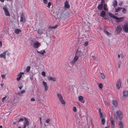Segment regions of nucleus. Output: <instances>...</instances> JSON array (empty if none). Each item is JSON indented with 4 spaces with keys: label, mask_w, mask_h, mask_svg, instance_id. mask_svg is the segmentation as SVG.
<instances>
[{
    "label": "nucleus",
    "mask_w": 128,
    "mask_h": 128,
    "mask_svg": "<svg viewBox=\"0 0 128 128\" xmlns=\"http://www.w3.org/2000/svg\"><path fill=\"white\" fill-rule=\"evenodd\" d=\"M79 56L76 54L73 60L71 61L70 63L72 65H74L76 64V61L78 60L79 58Z\"/></svg>",
    "instance_id": "obj_1"
},
{
    "label": "nucleus",
    "mask_w": 128,
    "mask_h": 128,
    "mask_svg": "<svg viewBox=\"0 0 128 128\" xmlns=\"http://www.w3.org/2000/svg\"><path fill=\"white\" fill-rule=\"evenodd\" d=\"M123 96L122 97V100H124L128 96V92L126 90H124L123 92Z\"/></svg>",
    "instance_id": "obj_2"
},
{
    "label": "nucleus",
    "mask_w": 128,
    "mask_h": 128,
    "mask_svg": "<svg viewBox=\"0 0 128 128\" xmlns=\"http://www.w3.org/2000/svg\"><path fill=\"white\" fill-rule=\"evenodd\" d=\"M116 114L117 115V119L122 120L123 118L121 112L120 111H118L116 112Z\"/></svg>",
    "instance_id": "obj_3"
},
{
    "label": "nucleus",
    "mask_w": 128,
    "mask_h": 128,
    "mask_svg": "<svg viewBox=\"0 0 128 128\" xmlns=\"http://www.w3.org/2000/svg\"><path fill=\"white\" fill-rule=\"evenodd\" d=\"M121 80L120 79H118L117 81L116 84V86L118 90H119L121 87Z\"/></svg>",
    "instance_id": "obj_4"
},
{
    "label": "nucleus",
    "mask_w": 128,
    "mask_h": 128,
    "mask_svg": "<svg viewBox=\"0 0 128 128\" xmlns=\"http://www.w3.org/2000/svg\"><path fill=\"white\" fill-rule=\"evenodd\" d=\"M40 46V43L38 41H35L33 44V46L35 48H38Z\"/></svg>",
    "instance_id": "obj_5"
},
{
    "label": "nucleus",
    "mask_w": 128,
    "mask_h": 128,
    "mask_svg": "<svg viewBox=\"0 0 128 128\" xmlns=\"http://www.w3.org/2000/svg\"><path fill=\"white\" fill-rule=\"evenodd\" d=\"M123 29L125 32L128 33V23L124 25L123 27Z\"/></svg>",
    "instance_id": "obj_6"
},
{
    "label": "nucleus",
    "mask_w": 128,
    "mask_h": 128,
    "mask_svg": "<svg viewBox=\"0 0 128 128\" xmlns=\"http://www.w3.org/2000/svg\"><path fill=\"white\" fill-rule=\"evenodd\" d=\"M122 30V28L120 26L118 25L117 27V28L115 30L116 33L118 34Z\"/></svg>",
    "instance_id": "obj_7"
},
{
    "label": "nucleus",
    "mask_w": 128,
    "mask_h": 128,
    "mask_svg": "<svg viewBox=\"0 0 128 128\" xmlns=\"http://www.w3.org/2000/svg\"><path fill=\"white\" fill-rule=\"evenodd\" d=\"M24 73L23 72H20L17 75L18 77L17 78L16 80L17 81H19L21 78L22 74H24Z\"/></svg>",
    "instance_id": "obj_8"
},
{
    "label": "nucleus",
    "mask_w": 128,
    "mask_h": 128,
    "mask_svg": "<svg viewBox=\"0 0 128 128\" xmlns=\"http://www.w3.org/2000/svg\"><path fill=\"white\" fill-rule=\"evenodd\" d=\"M100 118L101 120H105V119H106V115L104 114H102V112H100Z\"/></svg>",
    "instance_id": "obj_9"
},
{
    "label": "nucleus",
    "mask_w": 128,
    "mask_h": 128,
    "mask_svg": "<svg viewBox=\"0 0 128 128\" xmlns=\"http://www.w3.org/2000/svg\"><path fill=\"white\" fill-rule=\"evenodd\" d=\"M3 9L4 11L5 14L7 16H9L10 14L8 8L6 7H5L3 8Z\"/></svg>",
    "instance_id": "obj_10"
},
{
    "label": "nucleus",
    "mask_w": 128,
    "mask_h": 128,
    "mask_svg": "<svg viewBox=\"0 0 128 128\" xmlns=\"http://www.w3.org/2000/svg\"><path fill=\"white\" fill-rule=\"evenodd\" d=\"M8 50H6L5 52H4L3 53L0 54V57L1 58H3L4 59L6 58V53L8 52Z\"/></svg>",
    "instance_id": "obj_11"
},
{
    "label": "nucleus",
    "mask_w": 128,
    "mask_h": 128,
    "mask_svg": "<svg viewBox=\"0 0 128 128\" xmlns=\"http://www.w3.org/2000/svg\"><path fill=\"white\" fill-rule=\"evenodd\" d=\"M115 19L116 20V22L117 23H118L121 22L124 19V18L122 17L118 18L117 17V18H116Z\"/></svg>",
    "instance_id": "obj_12"
},
{
    "label": "nucleus",
    "mask_w": 128,
    "mask_h": 128,
    "mask_svg": "<svg viewBox=\"0 0 128 128\" xmlns=\"http://www.w3.org/2000/svg\"><path fill=\"white\" fill-rule=\"evenodd\" d=\"M29 124L28 120H25L24 122V127L23 128H26V127H28Z\"/></svg>",
    "instance_id": "obj_13"
},
{
    "label": "nucleus",
    "mask_w": 128,
    "mask_h": 128,
    "mask_svg": "<svg viewBox=\"0 0 128 128\" xmlns=\"http://www.w3.org/2000/svg\"><path fill=\"white\" fill-rule=\"evenodd\" d=\"M42 83L43 86L45 87V90L46 91H47L48 89V86L47 83L46 82L44 81L42 82Z\"/></svg>",
    "instance_id": "obj_14"
},
{
    "label": "nucleus",
    "mask_w": 128,
    "mask_h": 128,
    "mask_svg": "<svg viewBox=\"0 0 128 128\" xmlns=\"http://www.w3.org/2000/svg\"><path fill=\"white\" fill-rule=\"evenodd\" d=\"M118 126L120 128H123L124 124L120 120L118 123Z\"/></svg>",
    "instance_id": "obj_15"
},
{
    "label": "nucleus",
    "mask_w": 128,
    "mask_h": 128,
    "mask_svg": "<svg viewBox=\"0 0 128 128\" xmlns=\"http://www.w3.org/2000/svg\"><path fill=\"white\" fill-rule=\"evenodd\" d=\"M83 98V97L81 96H79L78 98V99L81 102L83 103H84V100H82Z\"/></svg>",
    "instance_id": "obj_16"
},
{
    "label": "nucleus",
    "mask_w": 128,
    "mask_h": 128,
    "mask_svg": "<svg viewBox=\"0 0 128 128\" xmlns=\"http://www.w3.org/2000/svg\"><path fill=\"white\" fill-rule=\"evenodd\" d=\"M48 78L49 80H52L54 81H56V78H54L49 76L48 77Z\"/></svg>",
    "instance_id": "obj_17"
},
{
    "label": "nucleus",
    "mask_w": 128,
    "mask_h": 128,
    "mask_svg": "<svg viewBox=\"0 0 128 128\" xmlns=\"http://www.w3.org/2000/svg\"><path fill=\"white\" fill-rule=\"evenodd\" d=\"M112 103L115 108H116L117 106V102L116 100H113L112 101Z\"/></svg>",
    "instance_id": "obj_18"
},
{
    "label": "nucleus",
    "mask_w": 128,
    "mask_h": 128,
    "mask_svg": "<svg viewBox=\"0 0 128 128\" xmlns=\"http://www.w3.org/2000/svg\"><path fill=\"white\" fill-rule=\"evenodd\" d=\"M43 30L42 29H39L38 31V33L39 34H41L43 33Z\"/></svg>",
    "instance_id": "obj_19"
},
{
    "label": "nucleus",
    "mask_w": 128,
    "mask_h": 128,
    "mask_svg": "<svg viewBox=\"0 0 128 128\" xmlns=\"http://www.w3.org/2000/svg\"><path fill=\"white\" fill-rule=\"evenodd\" d=\"M45 51L44 50H41L40 51H37V53L38 54H43L45 52Z\"/></svg>",
    "instance_id": "obj_20"
},
{
    "label": "nucleus",
    "mask_w": 128,
    "mask_h": 128,
    "mask_svg": "<svg viewBox=\"0 0 128 128\" xmlns=\"http://www.w3.org/2000/svg\"><path fill=\"white\" fill-rule=\"evenodd\" d=\"M57 96L59 100H61L63 98L62 97L61 94H57Z\"/></svg>",
    "instance_id": "obj_21"
},
{
    "label": "nucleus",
    "mask_w": 128,
    "mask_h": 128,
    "mask_svg": "<svg viewBox=\"0 0 128 128\" xmlns=\"http://www.w3.org/2000/svg\"><path fill=\"white\" fill-rule=\"evenodd\" d=\"M109 14L110 16L112 18H117V16H115L114 15L112 14L110 12L109 13Z\"/></svg>",
    "instance_id": "obj_22"
},
{
    "label": "nucleus",
    "mask_w": 128,
    "mask_h": 128,
    "mask_svg": "<svg viewBox=\"0 0 128 128\" xmlns=\"http://www.w3.org/2000/svg\"><path fill=\"white\" fill-rule=\"evenodd\" d=\"M106 14V12L104 11H102L101 12L100 14V16L102 17H104Z\"/></svg>",
    "instance_id": "obj_23"
},
{
    "label": "nucleus",
    "mask_w": 128,
    "mask_h": 128,
    "mask_svg": "<svg viewBox=\"0 0 128 128\" xmlns=\"http://www.w3.org/2000/svg\"><path fill=\"white\" fill-rule=\"evenodd\" d=\"M103 8L102 4H98V9L100 10H102Z\"/></svg>",
    "instance_id": "obj_24"
},
{
    "label": "nucleus",
    "mask_w": 128,
    "mask_h": 128,
    "mask_svg": "<svg viewBox=\"0 0 128 128\" xmlns=\"http://www.w3.org/2000/svg\"><path fill=\"white\" fill-rule=\"evenodd\" d=\"M117 5V2L116 0H114L113 2V6L114 7H115Z\"/></svg>",
    "instance_id": "obj_25"
},
{
    "label": "nucleus",
    "mask_w": 128,
    "mask_h": 128,
    "mask_svg": "<svg viewBox=\"0 0 128 128\" xmlns=\"http://www.w3.org/2000/svg\"><path fill=\"white\" fill-rule=\"evenodd\" d=\"M99 88L100 89H102L103 87V85L101 83H98L97 84Z\"/></svg>",
    "instance_id": "obj_26"
},
{
    "label": "nucleus",
    "mask_w": 128,
    "mask_h": 128,
    "mask_svg": "<svg viewBox=\"0 0 128 128\" xmlns=\"http://www.w3.org/2000/svg\"><path fill=\"white\" fill-rule=\"evenodd\" d=\"M61 104L63 105H65L66 104V102L64 100H63V98L61 100H60Z\"/></svg>",
    "instance_id": "obj_27"
},
{
    "label": "nucleus",
    "mask_w": 128,
    "mask_h": 128,
    "mask_svg": "<svg viewBox=\"0 0 128 128\" xmlns=\"http://www.w3.org/2000/svg\"><path fill=\"white\" fill-rule=\"evenodd\" d=\"M58 25H56L55 26H49L48 28H54L55 29L58 26Z\"/></svg>",
    "instance_id": "obj_28"
},
{
    "label": "nucleus",
    "mask_w": 128,
    "mask_h": 128,
    "mask_svg": "<svg viewBox=\"0 0 128 128\" xmlns=\"http://www.w3.org/2000/svg\"><path fill=\"white\" fill-rule=\"evenodd\" d=\"M15 32L16 33L18 34L21 32V30L19 29H16L15 30Z\"/></svg>",
    "instance_id": "obj_29"
},
{
    "label": "nucleus",
    "mask_w": 128,
    "mask_h": 128,
    "mask_svg": "<svg viewBox=\"0 0 128 128\" xmlns=\"http://www.w3.org/2000/svg\"><path fill=\"white\" fill-rule=\"evenodd\" d=\"M65 6L67 8L70 7L69 5L68 4L67 2H66L65 3Z\"/></svg>",
    "instance_id": "obj_30"
},
{
    "label": "nucleus",
    "mask_w": 128,
    "mask_h": 128,
    "mask_svg": "<svg viewBox=\"0 0 128 128\" xmlns=\"http://www.w3.org/2000/svg\"><path fill=\"white\" fill-rule=\"evenodd\" d=\"M100 76L102 79H104L105 78V76L103 74L101 73L100 74Z\"/></svg>",
    "instance_id": "obj_31"
},
{
    "label": "nucleus",
    "mask_w": 128,
    "mask_h": 128,
    "mask_svg": "<svg viewBox=\"0 0 128 128\" xmlns=\"http://www.w3.org/2000/svg\"><path fill=\"white\" fill-rule=\"evenodd\" d=\"M104 9L106 11L108 9L107 8V5L106 4H104Z\"/></svg>",
    "instance_id": "obj_32"
},
{
    "label": "nucleus",
    "mask_w": 128,
    "mask_h": 128,
    "mask_svg": "<svg viewBox=\"0 0 128 128\" xmlns=\"http://www.w3.org/2000/svg\"><path fill=\"white\" fill-rule=\"evenodd\" d=\"M122 8L121 7H118V8H116L115 10V12H117L118 11H120V10L121 9H122Z\"/></svg>",
    "instance_id": "obj_33"
},
{
    "label": "nucleus",
    "mask_w": 128,
    "mask_h": 128,
    "mask_svg": "<svg viewBox=\"0 0 128 128\" xmlns=\"http://www.w3.org/2000/svg\"><path fill=\"white\" fill-rule=\"evenodd\" d=\"M122 63V62L120 60H119L118 62V68H120V65Z\"/></svg>",
    "instance_id": "obj_34"
},
{
    "label": "nucleus",
    "mask_w": 128,
    "mask_h": 128,
    "mask_svg": "<svg viewBox=\"0 0 128 128\" xmlns=\"http://www.w3.org/2000/svg\"><path fill=\"white\" fill-rule=\"evenodd\" d=\"M30 68L29 66H28L26 68V71L27 72H28L30 70Z\"/></svg>",
    "instance_id": "obj_35"
},
{
    "label": "nucleus",
    "mask_w": 128,
    "mask_h": 128,
    "mask_svg": "<svg viewBox=\"0 0 128 128\" xmlns=\"http://www.w3.org/2000/svg\"><path fill=\"white\" fill-rule=\"evenodd\" d=\"M110 122L112 124V126L114 127V120H110Z\"/></svg>",
    "instance_id": "obj_36"
},
{
    "label": "nucleus",
    "mask_w": 128,
    "mask_h": 128,
    "mask_svg": "<svg viewBox=\"0 0 128 128\" xmlns=\"http://www.w3.org/2000/svg\"><path fill=\"white\" fill-rule=\"evenodd\" d=\"M20 21L21 22H25V20H23V17L22 16V15H21L20 16Z\"/></svg>",
    "instance_id": "obj_37"
},
{
    "label": "nucleus",
    "mask_w": 128,
    "mask_h": 128,
    "mask_svg": "<svg viewBox=\"0 0 128 128\" xmlns=\"http://www.w3.org/2000/svg\"><path fill=\"white\" fill-rule=\"evenodd\" d=\"M104 32L107 35H109L110 34V33L108 32L106 30H104Z\"/></svg>",
    "instance_id": "obj_38"
},
{
    "label": "nucleus",
    "mask_w": 128,
    "mask_h": 128,
    "mask_svg": "<svg viewBox=\"0 0 128 128\" xmlns=\"http://www.w3.org/2000/svg\"><path fill=\"white\" fill-rule=\"evenodd\" d=\"M122 12L123 13H126V10L125 8H123L122 10Z\"/></svg>",
    "instance_id": "obj_39"
},
{
    "label": "nucleus",
    "mask_w": 128,
    "mask_h": 128,
    "mask_svg": "<svg viewBox=\"0 0 128 128\" xmlns=\"http://www.w3.org/2000/svg\"><path fill=\"white\" fill-rule=\"evenodd\" d=\"M27 119L25 118V117H23L22 118H20L19 120H27Z\"/></svg>",
    "instance_id": "obj_40"
},
{
    "label": "nucleus",
    "mask_w": 128,
    "mask_h": 128,
    "mask_svg": "<svg viewBox=\"0 0 128 128\" xmlns=\"http://www.w3.org/2000/svg\"><path fill=\"white\" fill-rule=\"evenodd\" d=\"M104 103L107 106H109V103L107 102L106 101H104Z\"/></svg>",
    "instance_id": "obj_41"
},
{
    "label": "nucleus",
    "mask_w": 128,
    "mask_h": 128,
    "mask_svg": "<svg viewBox=\"0 0 128 128\" xmlns=\"http://www.w3.org/2000/svg\"><path fill=\"white\" fill-rule=\"evenodd\" d=\"M88 43L87 42H85V43L84 44V46H87V45H88Z\"/></svg>",
    "instance_id": "obj_42"
},
{
    "label": "nucleus",
    "mask_w": 128,
    "mask_h": 128,
    "mask_svg": "<svg viewBox=\"0 0 128 128\" xmlns=\"http://www.w3.org/2000/svg\"><path fill=\"white\" fill-rule=\"evenodd\" d=\"M51 5V3L50 2H49L48 4V8H50V6Z\"/></svg>",
    "instance_id": "obj_43"
},
{
    "label": "nucleus",
    "mask_w": 128,
    "mask_h": 128,
    "mask_svg": "<svg viewBox=\"0 0 128 128\" xmlns=\"http://www.w3.org/2000/svg\"><path fill=\"white\" fill-rule=\"evenodd\" d=\"M45 72H42V74L44 76H45Z\"/></svg>",
    "instance_id": "obj_44"
},
{
    "label": "nucleus",
    "mask_w": 128,
    "mask_h": 128,
    "mask_svg": "<svg viewBox=\"0 0 128 128\" xmlns=\"http://www.w3.org/2000/svg\"><path fill=\"white\" fill-rule=\"evenodd\" d=\"M6 76V75L5 74H2L1 75V76L2 78H5V77Z\"/></svg>",
    "instance_id": "obj_45"
},
{
    "label": "nucleus",
    "mask_w": 128,
    "mask_h": 128,
    "mask_svg": "<svg viewBox=\"0 0 128 128\" xmlns=\"http://www.w3.org/2000/svg\"><path fill=\"white\" fill-rule=\"evenodd\" d=\"M73 111L74 112H76V108L75 106L73 108Z\"/></svg>",
    "instance_id": "obj_46"
},
{
    "label": "nucleus",
    "mask_w": 128,
    "mask_h": 128,
    "mask_svg": "<svg viewBox=\"0 0 128 128\" xmlns=\"http://www.w3.org/2000/svg\"><path fill=\"white\" fill-rule=\"evenodd\" d=\"M45 4H46L48 2L47 0H43Z\"/></svg>",
    "instance_id": "obj_47"
},
{
    "label": "nucleus",
    "mask_w": 128,
    "mask_h": 128,
    "mask_svg": "<svg viewBox=\"0 0 128 128\" xmlns=\"http://www.w3.org/2000/svg\"><path fill=\"white\" fill-rule=\"evenodd\" d=\"M25 92H26V91L25 90H22L21 92V93L22 94H23L25 93Z\"/></svg>",
    "instance_id": "obj_48"
},
{
    "label": "nucleus",
    "mask_w": 128,
    "mask_h": 128,
    "mask_svg": "<svg viewBox=\"0 0 128 128\" xmlns=\"http://www.w3.org/2000/svg\"><path fill=\"white\" fill-rule=\"evenodd\" d=\"M6 97L5 96L2 98V102H3L4 100L6 98Z\"/></svg>",
    "instance_id": "obj_49"
},
{
    "label": "nucleus",
    "mask_w": 128,
    "mask_h": 128,
    "mask_svg": "<svg viewBox=\"0 0 128 128\" xmlns=\"http://www.w3.org/2000/svg\"><path fill=\"white\" fill-rule=\"evenodd\" d=\"M30 100L31 101H34L35 100V99L34 98H31Z\"/></svg>",
    "instance_id": "obj_50"
},
{
    "label": "nucleus",
    "mask_w": 128,
    "mask_h": 128,
    "mask_svg": "<svg viewBox=\"0 0 128 128\" xmlns=\"http://www.w3.org/2000/svg\"><path fill=\"white\" fill-rule=\"evenodd\" d=\"M102 121V124L104 125V124L105 123V120H101Z\"/></svg>",
    "instance_id": "obj_51"
},
{
    "label": "nucleus",
    "mask_w": 128,
    "mask_h": 128,
    "mask_svg": "<svg viewBox=\"0 0 128 128\" xmlns=\"http://www.w3.org/2000/svg\"><path fill=\"white\" fill-rule=\"evenodd\" d=\"M122 4H123L122 2H121L119 4V5L120 6H121Z\"/></svg>",
    "instance_id": "obj_52"
},
{
    "label": "nucleus",
    "mask_w": 128,
    "mask_h": 128,
    "mask_svg": "<svg viewBox=\"0 0 128 128\" xmlns=\"http://www.w3.org/2000/svg\"><path fill=\"white\" fill-rule=\"evenodd\" d=\"M92 57L93 58L94 60H95L96 59V58L94 56L92 55Z\"/></svg>",
    "instance_id": "obj_53"
},
{
    "label": "nucleus",
    "mask_w": 128,
    "mask_h": 128,
    "mask_svg": "<svg viewBox=\"0 0 128 128\" xmlns=\"http://www.w3.org/2000/svg\"><path fill=\"white\" fill-rule=\"evenodd\" d=\"M104 0H101V3L102 4L104 2Z\"/></svg>",
    "instance_id": "obj_54"
},
{
    "label": "nucleus",
    "mask_w": 128,
    "mask_h": 128,
    "mask_svg": "<svg viewBox=\"0 0 128 128\" xmlns=\"http://www.w3.org/2000/svg\"><path fill=\"white\" fill-rule=\"evenodd\" d=\"M2 46V42L0 41V47H1Z\"/></svg>",
    "instance_id": "obj_55"
},
{
    "label": "nucleus",
    "mask_w": 128,
    "mask_h": 128,
    "mask_svg": "<svg viewBox=\"0 0 128 128\" xmlns=\"http://www.w3.org/2000/svg\"><path fill=\"white\" fill-rule=\"evenodd\" d=\"M104 19H105L106 20H107L108 19V17H104Z\"/></svg>",
    "instance_id": "obj_56"
},
{
    "label": "nucleus",
    "mask_w": 128,
    "mask_h": 128,
    "mask_svg": "<svg viewBox=\"0 0 128 128\" xmlns=\"http://www.w3.org/2000/svg\"><path fill=\"white\" fill-rule=\"evenodd\" d=\"M22 86H19L18 87L20 89V90H21L22 88Z\"/></svg>",
    "instance_id": "obj_57"
},
{
    "label": "nucleus",
    "mask_w": 128,
    "mask_h": 128,
    "mask_svg": "<svg viewBox=\"0 0 128 128\" xmlns=\"http://www.w3.org/2000/svg\"><path fill=\"white\" fill-rule=\"evenodd\" d=\"M50 120H46V122L48 123H49Z\"/></svg>",
    "instance_id": "obj_58"
},
{
    "label": "nucleus",
    "mask_w": 128,
    "mask_h": 128,
    "mask_svg": "<svg viewBox=\"0 0 128 128\" xmlns=\"http://www.w3.org/2000/svg\"><path fill=\"white\" fill-rule=\"evenodd\" d=\"M4 85V84H0V85L2 87L3 86V85Z\"/></svg>",
    "instance_id": "obj_59"
},
{
    "label": "nucleus",
    "mask_w": 128,
    "mask_h": 128,
    "mask_svg": "<svg viewBox=\"0 0 128 128\" xmlns=\"http://www.w3.org/2000/svg\"><path fill=\"white\" fill-rule=\"evenodd\" d=\"M0 1L2 2H4V0H0Z\"/></svg>",
    "instance_id": "obj_60"
},
{
    "label": "nucleus",
    "mask_w": 128,
    "mask_h": 128,
    "mask_svg": "<svg viewBox=\"0 0 128 128\" xmlns=\"http://www.w3.org/2000/svg\"><path fill=\"white\" fill-rule=\"evenodd\" d=\"M99 112H100H100H101V109H100H100H99Z\"/></svg>",
    "instance_id": "obj_61"
},
{
    "label": "nucleus",
    "mask_w": 128,
    "mask_h": 128,
    "mask_svg": "<svg viewBox=\"0 0 128 128\" xmlns=\"http://www.w3.org/2000/svg\"><path fill=\"white\" fill-rule=\"evenodd\" d=\"M2 126H0V128H2Z\"/></svg>",
    "instance_id": "obj_62"
},
{
    "label": "nucleus",
    "mask_w": 128,
    "mask_h": 128,
    "mask_svg": "<svg viewBox=\"0 0 128 128\" xmlns=\"http://www.w3.org/2000/svg\"><path fill=\"white\" fill-rule=\"evenodd\" d=\"M118 58L120 57V55L119 54H118Z\"/></svg>",
    "instance_id": "obj_63"
},
{
    "label": "nucleus",
    "mask_w": 128,
    "mask_h": 128,
    "mask_svg": "<svg viewBox=\"0 0 128 128\" xmlns=\"http://www.w3.org/2000/svg\"><path fill=\"white\" fill-rule=\"evenodd\" d=\"M18 128H21L20 126H19Z\"/></svg>",
    "instance_id": "obj_64"
}]
</instances>
